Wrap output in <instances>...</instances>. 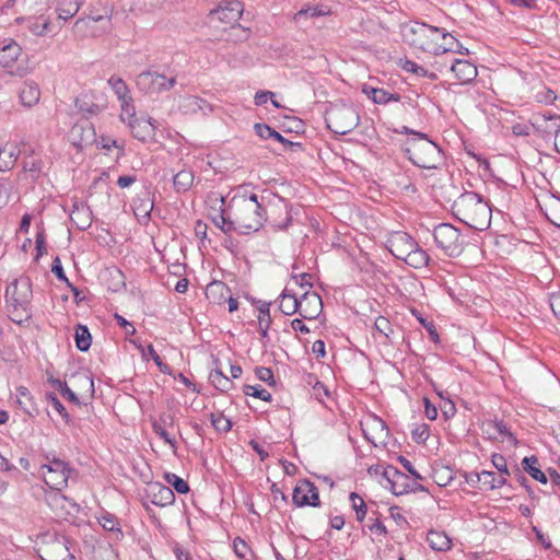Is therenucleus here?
<instances>
[{
  "label": "nucleus",
  "mask_w": 560,
  "mask_h": 560,
  "mask_svg": "<svg viewBox=\"0 0 560 560\" xmlns=\"http://www.w3.org/2000/svg\"><path fill=\"white\" fill-rule=\"evenodd\" d=\"M228 230L238 231L243 234L258 231L266 221V212L258 197L233 198L228 207Z\"/></svg>",
  "instance_id": "obj_1"
},
{
  "label": "nucleus",
  "mask_w": 560,
  "mask_h": 560,
  "mask_svg": "<svg viewBox=\"0 0 560 560\" xmlns=\"http://www.w3.org/2000/svg\"><path fill=\"white\" fill-rule=\"evenodd\" d=\"M452 212L456 219L475 230H487L491 223L492 211L489 203L474 191H466L457 197Z\"/></svg>",
  "instance_id": "obj_2"
},
{
  "label": "nucleus",
  "mask_w": 560,
  "mask_h": 560,
  "mask_svg": "<svg viewBox=\"0 0 560 560\" xmlns=\"http://www.w3.org/2000/svg\"><path fill=\"white\" fill-rule=\"evenodd\" d=\"M32 284L28 278L14 279L5 290L7 311L10 319L19 325L31 318Z\"/></svg>",
  "instance_id": "obj_3"
},
{
  "label": "nucleus",
  "mask_w": 560,
  "mask_h": 560,
  "mask_svg": "<svg viewBox=\"0 0 560 560\" xmlns=\"http://www.w3.org/2000/svg\"><path fill=\"white\" fill-rule=\"evenodd\" d=\"M405 43L415 49L434 55L445 54L448 46L440 45L442 30L425 23L406 25L402 31Z\"/></svg>",
  "instance_id": "obj_4"
},
{
  "label": "nucleus",
  "mask_w": 560,
  "mask_h": 560,
  "mask_svg": "<svg viewBox=\"0 0 560 560\" xmlns=\"http://www.w3.org/2000/svg\"><path fill=\"white\" fill-rule=\"evenodd\" d=\"M406 153L409 160L422 168H436L444 160L443 149L438 142H409Z\"/></svg>",
  "instance_id": "obj_5"
},
{
  "label": "nucleus",
  "mask_w": 560,
  "mask_h": 560,
  "mask_svg": "<svg viewBox=\"0 0 560 560\" xmlns=\"http://www.w3.org/2000/svg\"><path fill=\"white\" fill-rule=\"evenodd\" d=\"M327 127L336 135H347L359 121L354 108L347 104H335L326 112Z\"/></svg>",
  "instance_id": "obj_6"
},
{
  "label": "nucleus",
  "mask_w": 560,
  "mask_h": 560,
  "mask_svg": "<svg viewBox=\"0 0 560 560\" xmlns=\"http://www.w3.org/2000/svg\"><path fill=\"white\" fill-rule=\"evenodd\" d=\"M433 237L436 245L450 257H457L464 249V237L459 230L448 223L435 226Z\"/></svg>",
  "instance_id": "obj_7"
},
{
  "label": "nucleus",
  "mask_w": 560,
  "mask_h": 560,
  "mask_svg": "<svg viewBox=\"0 0 560 560\" xmlns=\"http://www.w3.org/2000/svg\"><path fill=\"white\" fill-rule=\"evenodd\" d=\"M109 30L110 15L108 14H96L89 15L88 18H80L72 26L74 35L80 38L102 36Z\"/></svg>",
  "instance_id": "obj_8"
},
{
  "label": "nucleus",
  "mask_w": 560,
  "mask_h": 560,
  "mask_svg": "<svg viewBox=\"0 0 560 560\" xmlns=\"http://www.w3.org/2000/svg\"><path fill=\"white\" fill-rule=\"evenodd\" d=\"M40 474L45 483L51 490H62L68 485L70 469L68 464L61 459L54 458L49 464L40 467Z\"/></svg>",
  "instance_id": "obj_9"
},
{
  "label": "nucleus",
  "mask_w": 560,
  "mask_h": 560,
  "mask_svg": "<svg viewBox=\"0 0 560 560\" xmlns=\"http://www.w3.org/2000/svg\"><path fill=\"white\" fill-rule=\"evenodd\" d=\"M176 83L174 77L167 78L155 71H143L136 80L139 90L147 94H155L171 90Z\"/></svg>",
  "instance_id": "obj_10"
},
{
  "label": "nucleus",
  "mask_w": 560,
  "mask_h": 560,
  "mask_svg": "<svg viewBox=\"0 0 560 560\" xmlns=\"http://www.w3.org/2000/svg\"><path fill=\"white\" fill-rule=\"evenodd\" d=\"M72 404L86 405L94 396V381L89 372L72 374Z\"/></svg>",
  "instance_id": "obj_11"
},
{
  "label": "nucleus",
  "mask_w": 560,
  "mask_h": 560,
  "mask_svg": "<svg viewBox=\"0 0 560 560\" xmlns=\"http://www.w3.org/2000/svg\"><path fill=\"white\" fill-rule=\"evenodd\" d=\"M293 503L296 506H318L320 504L318 490L310 480H301L293 489Z\"/></svg>",
  "instance_id": "obj_12"
},
{
  "label": "nucleus",
  "mask_w": 560,
  "mask_h": 560,
  "mask_svg": "<svg viewBox=\"0 0 560 560\" xmlns=\"http://www.w3.org/2000/svg\"><path fill=\"white\" fill-rule=\"evenodd\" d=\"M417 246L413 238L406 232H394L387 240L388 250L398 259H404Z\"/></svg>",
  "instance_id": "obj_13"
},
{
  "label": "nucleus",
  "mask_w": 560,
  "mask_h": 560,
  "mask_svg": "<svg viewBox=\"0 0 560 560\" xmlns=\"http://www.w3.org/2000/svg\"><path fill=\"white\" fill-rule=\"evenodd\" d=\"M68 542L66 537L46 541L38 550L40 558L43 560H67L69 557Z\"/></svg>",
  "instance_id": "obj_14"
},
{
  "label": "nucleus",
  "mask_w": 560,
  "mask_h": 560,
  "mask_svg": "<svg viewBox=\"0 0 560 560\" xmlns=\"http://www.w3.org/2000/svg\"><path fill=\"white\" fill-rule=\"evenodd\" d=\"M323 310L320 296L313 291H306L299 299V313L305 319H315Z\"/></svg>",
  "instance_id": "obj_15"
},
{
  "label": "nucleus",
  "mask_w": 560,
  "mask_h": 560,
  "mask_svg": "<svg viewBox=\"0 0 560 560\" xmlns=\"http://www.w3.org/2000/svg\"><path fill=\"white\" fill-rule=\"evenodd\" d=\"M243 10V3L237 0H233L228 1L224 5H219L218 9L211 11V14L217 20L230 24L240 20Z\"/></svg>",
  "instance_id": "obj_16"
},
{
  "label": "nucleus",
  "mask_w": 560,
  "mask_h": 560,
  "mask_svg": "<svg viewBox=\"0 0 560 560\" xmlns=\"http://www.w3.org/2000/svg\"><path fill=\"white\" fill-rule=\"evenodd\" d=\"M178 108L185 115H195L199 112L203 115H208L212 112L211 104L194 95L180 96L178 100Z\"/></svg>",
  "instance_id": "obj_17"
},
{
  "label": "nucleus",
  "mask_w": 560,
  "mask_h": 560,
  "mask_svg": "<svg viewBox=\"0 0 560 560\" xmlns=\"http://www.w3.org/2000/svg\"><path fill=\"white\" fill-rule=\"evenodd\" d=\"M173 425L174 416L172 413H161L159 418L152 422L153 431L175 451L176 440L167 431V429L173 428Z\"/></svg>",
  "instance_id": "obj_18"
},
{
  "label": "nucleus",
  "mask_w": 560,
  "mask_h": 560,
  "mask_svg": "<svg viewBox=\"0 0 560 560\" xmlns=\"http://www.w3.org/2000/svg\"><path fill=\"white\" fill-rule=\"evenodd\" d=\"M149 497L151 502L158 506L171 505L175 500L173 489L159 482L152 483L149 487Z\"/></svg>",
  "instance_id": "obj_19"
},
{
  "label": "nucleus",
  "mask_w": 560,
  "mask_h": 560,
  "mask_svg": "<svg viewBox=\"0 0 560 560\" xmlns=\"http://www.w3.org/2000/svg\"><path fill=\"white\" fill-rule=\"evenodd\" d=\"M451 71L459 83L466 84L477 77V68L468 60L456 59L451 67Z\"/></svg>",
  "instance_id": "obj_20"
},
{
  "label": "nucleus",
  "mask_w": 560,
  "mask_h": 560,
  "mask_svg": "<svg viewBox=\"0 0 560 560\" xmlns=\"http://www.w3.org/2000/svg\"><path fill=\"white\" fill-rule=\"evenodd\" d=\"M107 83L110 85L118 100L121 102V107L128 112L132 103V97L125 81L119 77L113 75L108 79Z\"/></svg>",
  "instance_id": "obj_21"
},
{
  "label": "nucleus",
  "mask_w": 560,
  "mask_h": 560,
  "mask_svg": "<svg viewBox=\"0 0 560 560\" xmlns=\"http://www.w3.org/2000/svg\"><path fill=\"white\" fill-rule=\"evenodd\" d=\"M205 294L210 303L221 304L230 294V289L222 281H212L207 285Z\"/></svg>",
  "instance_id": "obj_22"
},
{
  "label": "nucleus",
  "mask_w": 560,
  "mask_h": 560,
  "mask_svg": "<svg viewBox=\"0 0 560 560\" xmlns=\"http://www.w3.org/2000/svg\"><path fill=\"white\" fill-rule=\"evenodd\" d=\"M62 490H51L48 495V504L56 511V515L60 518H67L70 514L68 506V498L61 493Z\"/></svg>",
  "instance_id": "obj_23"
},
{
  "label": "nucleus",
  "mask_w": 560,
  "mask_h": 560,
  "mask_svg": "<svg viewBox=\"0 0 560 560\" xmlns=\"http://www.w3.org/2000/svg\"><path fill=\"white\" fill-rule=\"evenodd\" d=\"M72 137L79 140H95L96 131L92 121L83 117L72 126Z\"/></svg>",
  "instance_id": "obj_24"
},
{
  "label": "nucleus",
  "mask_w": 560,
  "mask_h": 560,
  "mask_svg": "<svg viewBox=\"0 0 560 560\" xmlns=\"http://www.w3.org/2000/svg\"><path fill=\"white\" fill-rule=\"evenodd\" d=\"M75 106L80 112L89 115H97L101 107L94 102V95L91 91L80 93L75 98Z\"/></svg>",
  "instance_id": "obj_25"
},
{
  "label": "nucleus",
  "mask_w": 560,
  "mask_h": 560,
  "mask_svg": "<svg viewBox=\"0 0 560 560\" xmlns=\"http://www.w3.org/2000/svg\"><path fill=\"white\" fill-rule=\"evenodd\" d=\"M20 150L14 142H7L0 148V171H7L13 167Z\"/></svg>",
  "instance_id": "obj_26"
},
{
  "label": "nucleus",
  "mask_w": 560,
  "mask_h": 560,
  "mask_svg": "<svg viewBox=\"0 0 560 560\" xmlns=\"http://www.w3.org/2000/svg\"><path fill=\"white\" fill-rule=\"evenodd\" d=\"M362 92L376 104H386L389 101L398 102L400 100L398 94H393L383 89H376L366 84L363 85Z\"/></svg>",
  "instance_id": "obj_27"
},
{
  "label": "nucleus",
  "mask_w": 560,
  "mask_h": 560,
  "mask_svg": "<svg viewBox=\"0 0 560 560\" xmlns=\"http://www.w3.org/2000/svg\"><path fill=\"white\" fill-rule=\"evenodd\" d=\"M427 540L430 547L436 551H446L452 546L451 538L444 532L432 529L428 533Z\"/></svg>",
  "instance_id": "obj_28"
},
{
  "label": "nucleus",
  "mask_w": 560,
  "mask_h": 560,
  "mask_svg": "<svg viewBox=\"0 0 560 560\" xmlns=\"http://www.w3.org/2000/svg\"><path fill=\"white\" fill-rule=\"evenodd\" d=\"M40 91L36 83H25L20 92L21 103L24 106L31 107L39 101Z\"/></svg>",
  "instance_id": "obj_29"
},
{
  "label": "nucleus",
  "mask_w": 560,
  "mask_h": 560,
  "mask_svg": "<svg viewBox=\"0 0 560 560\" xmlns=\"http://www.w3.org/2000/svg\"><path fill=\"white\" fill-rule=\"evenodd\" d=\"M279 310L285 315H293L299 312V299L294 293L284 289L280 295Z\"/></svg>",
  "instance_id": "obj_30"
},
{
  "label": "nucleus",
  "mask_w": 560,
  "mask_h": 560,
  "mask_svg": "<svg viewBox=\"0 0 560 560\" xmlns=\"http://www.w3.org/2000/svg\"><path fill=\"white\" fill-rule=\"evenodd\" d=\"M20 52L21 47L16 43L3 46L0 52V65L3 68H10L18 60Z\"/></svg>",
  "instance_id": "obj_31"
},
{
  "label": "nucleus",
  "mask_w": 560,
  "mask_h": 560,
  "mask_svg": "<svg viewBox=\"0 0 560 560\" xmlns=\"http://www.w3.org/2000/svg\"><path fill=\"white\" fill-rule=\"evenodd\" d=\"M523 469L529 474L535 480L547 483V477L545 472L538 467V459L536 456L524 457L522 460Z\"/></svg>",
  "instance_id": "obj_32"
},
{
  "label": "nucleus",
  "mask_w": 560,
  "mask_h": 560,
  "mask_svg": "<svg viewBox=\"0 0 560 560\" xmlns=\"http://www.w3.org/2000/svg\"><path fill=\"white\" fill-rule=\"evenodd\" d=\"M74 340L77 348L85 352L90 349L92 343V335L89 330V328L84 325H77L75 331H74Z\"/></svg>",
  "instance_id": "obj_33"
},
{
  "label": "nucleus",
  "mask_w": 560,
  "mask_h": 560,
  "mask_svg": "<svg viewBox=\"0 0 560 560\" xmlns=\"http://www.w3.org/2000/svg\"><path fill=\"white\" fill-rule=\"evenodd\" d=\"M476 477L479 482L489 489L501 488L506 481L504 476H497L495 472L487 470H482L480 474H477Z\"/></svg>",
  "instance_id": "obj_34"
},
{
  "label": "nucleus",
  "mask_w": 560,
  "mask_h": 560,
  "mask_svg": "<svg viewBox=\"0 0 560 560\" xmlns=\"http://www.w3.org/2000/svg\"><path fill=\"white\" fill-rule=\"evenodd\" d=\"M194 183V174L190 171L183 170L173 177V185L177 192H186Z\"/></svg>",
  "instance_id": "obj_35"
},
{
  "label": "nucleus",
  "mask_w": 560,
  "mask_h": 560,
  "mask_svg": "<svg viewBox=\"0 0 560 560\" xmlns=\"http://www.w3.org/2000/svg\"><path fill=\"white\" fill-rule=\"evenodd\" d=\"M78 215V219H74L72 217V224H75V226L83 231L91 224V211L89 208H85L83 206L78 207L77 203H72V215Z\"/></svg>",
  "instance_id": "obj_36"
},
{
  "label": "nucleus",
  "mask_w": 560,
  "mask_h": 560,
  "mask_svg": "<svg viewBox=\"0 0 560 560\" xmlns=\"http://www.w3.org/2000/svg\"><path fill=\"white\" fill-rule=\"evenodd\" d=\"M545 214L556 226L560 228V199L552 196L545 203Z\"/></svg>",
  "instance_id": "obj_37"
},
{
  "label": "nucleus",
  "mask_w": 560,
  "mask_h": 560,
  "mask_svg": "<svg viewBox=\"0 0 560 560\" xmlns=\"http://www.w3.org/2000/svg\"><path fill=\"white\" fill-rule=\"evenodd\" d=\"M402 260L413 268H421L428 265L429 256L417 245Z\"/></svg>",
  "instance_id": "obj_38"
},
{
  "label": "nucleus",
  "mask_w": 560,
  "mask_h": 560,
  "mask_svg": "<svg viewBox=\"0 0 560 560\" xmlns=\"http://www.w3.org/2000/svg\"><path fill=\"white\" fill-rule=\"evenodd\" d=\"M490 430H494L499 436H506L511 442L516 443V439L509 431L508 427L503 421H488L483 425V432L487 434H491Z\"/></svg>",
  "instance_id": "obj_39"
},
{
  "label": "nucleus",
  "mask_w": 560,
  "mask_h": 560,
  "mask_svg": "<svg viewBox=\"0 0 560 560\" xmlns=\"http://www.w3.org/2000/svg\"><path fill=\"white\" fill-rule=\"evenodd\" d=\"M330 10L324 5L306 7L295 13L294 20L300 21L302 18H317L329 15Z\"/></svg>",
  "instance_id": "obj_40"
},
{
  "label": "nucleus",
  "mask_w": 560,
  "mask_h": 560,
  "mask_svg": "<svg viewBox=\"0 0 560 560\" xmlns=\"http://www.w3.org/2000/svg\"><path fill=\"white\" fill-rule=\"evenodd\" d=\"M209 381L221 392H228L232 387V381L218 369L210 372Z\"/></svg>",
  "instance_id": "obj_41"
},
{
  "label": "nucleus",
  "mask_w": 560,
  "mask_h": 560,
  "mask_svg": "<svg viewBox=\"0 0 560 560\" xmlns=\"http://www.w3.org/2000/svg\"><path fill=\"white\" fill-rule=\"evenodd\" d=\"M16 402L27 415H32V412H33L32 397L26 387L20 386L16 388Z\"/></svg>",
  "instance_id": "obj_42"
},
{
  "label": "nucleus",
  "mask_w": 560,
  "mask_h": 560,
  "mask_svg": "<svg viewBox=\"0 0 560 560\" xmlns=\"http://www.w3.org/2000/svg\"><path fill=\"white\" fill-rule=\"evenodd\" d=\"M255 136L260 139L272 138V140H285L278 131L267 124L258 122L254 125Z\"/></svg>",
  "instance_id": "obj_43"
},
{
  "label": "nucleus",
  "mask_w": 560,
  "mask_h": 560,
  "mask_svg": "<svg viewBox=\"0 0 560 560\" xmlns=\"http://www.w3.org/2000/svg\"><path fill=\"white\" fill-rule=\"evenodd\" d=\"M165 480L174 488V490H176L180 494H185L189 491V486L187 481H185L183 478L178 477L175 474H165Z\"/></svg>",
  "instance_id": "obj_44"
},
{
  "label": "nucleus",
  "mask_w": 560,
  "mask_h": 560,
  "mask_svg": "<svg viewBox=\"0 0 560 560\" xmlns=\"http://www.w3.org/2000/svg\"><path fill=\"white\" fill-rule=\"evenodd\" d=\"M46 399L48 402V407H50L61 419L67 420L68 413L63 405L60 402L58 397L56 396V393H47Z\"/></svg>",
  "instance_id": "obj_45"
},
{
  "label": "nucleus",
  "mask_w": 560,
  "mask_h": 560,
  "mask_svg": "<svg viewBox=\"0 0 560 560\" xmlns=\"http://www.w3.org/2000/svg\"><path fill=\"white\" fill-rule=\"evenodd\" d=\"M352 508L355 510L358 521L362 522L366 514V505L363 499L355 492L350 493Z\"/></svg>",
  "instance_id": "obj_46"
},
{
  "label": "nucleus",
  "mask_w": 560,
  "mask_h": 560,
  "mask_svg": "<svg viewBox=\"0 0 560 560\" xmlns=\"http://www.w3.org/2000/svg\"><path fill=\"white\" fill-rule=\"evenodd\" d=\"M244 394L248 396H254L264 401L271 400V394L268 390L261 388L260 386L246 385L244 387Z\"/></svg>",
  "instance_id": "obj_47"
},
{
  "label": "nucleus",
  "mask_w": 560,
  "mask_h": 560,
  "mask_svg": "<svg viewBox=\"0 0 560 560\" xmlns=\"http://www.w3.org/2000/svg\"><path fill=\"white\" fill-rule=\"evenodd\" d=\"M430 435L429 427L420 424L412 429L411 438L416 443H424Z\"/></svg>",
  "instance_id": "obj_48"
},
{
  "label": "nucleus",
  "mask_w": 560,
  "mask_h": 560,
  "mask_svg": "<svg viewBox=\"0 0 560 560\" xmlns=\"http://www.w3.org/2000/svg\"><path fill=\"white\" fill-rule=\"evenodd\" d=\"M211 422L218 431L228 432L232 428L230 419H228L223 415H211Z\"/></svg>",
  "instance_id": "obj_49"
},
{
  "label": "nucleus",
  "mask_w": 560,
  "mask_h": 560,
  "mask_svg": "<svg viewBox=\"0 0 560 560\" xmlns=\"http://www.w3.org/2000/svg\"><path fill=\"white\" fill-rule=\"evenodd\" d=\"M48 383L51 385V387L55 390H58L61 393V395L70 400V388L68 387L66 382H61L59 378H55L54 376H50L48 378Z\"/></svg>",
  "instance_id": "obj_50"
},
{
  "label": "nucleus",
  "mask_w": 560,
  "mask_h": 560,
  "mask_svg": "<svg viewBox=\"0 0 560 560\" xmlns=\"http://www.w3.org/2000/svg\"><path fill=\"white\" fill-rule=\"evenodd\" d=\"M374 326L380 334L384 335L387 338L389 337V334L393 332L392 325L386 317H377L375 319Z\"/></svg>",
  "instance_id": "obj_51"
},
{
  "label": "nucleus",
  "mask_w": 560,
  "mask_h": 560,
  "mask_svg": "<svg viewBox=\"0 0 560 560\" xmlns=\"http://www.w3.org/2000/svg\"><path fill=\"white\" fill-rule=\"evenodd\" d=\"M51 272L54 275H56V277L59 280H61V281H63V282H66L67 284L70 285L69 279L66 276V272H65V270L62 268V265H61V260H60V258L58 256L55 257V259H54V261L51 264Z\"/></svg>",
  "instance_id": "obj_52"
},
{
  "label": "nucleus",
  "mask_w": 560,
  "mask_h": 560,
  "mask_svg": "<svg viewBox=\"0 0 560 560\" xmlns=\"http://www.w3.org/2000/svg\"><path fill=\"white\" fill-rule=\"evenodd\" d=\"M96 560H117V553L110 547L98 548L95 551Z\"/></svg>",
  "instance_id": "obj_53"
},
{
  "label": "nucleus",
  "mask_w": 560,
  "mask_h": 560,
  "mask_svg": "<svg viewBox=\"0 0 560 560\" xmlns=\"http://www.w3.org/2000/svg\"><path fill=\"white\" fill-rule=\"evenodd\" d=\"M152 209H153V202L151 201L150 198H147L144 200H141L140 205H137L135 207V212L137 215L147 217L150 214Z\"/></svg>",
  "instance_id": "obj_54"
},
{
  "label": "nucleus",
  "mask_w": 560,
  "mask_h": 560,
  "mask_svg": "<svg viewBox=\"0 0 560 560\" xmlns=\"http://www.w3.org/2000/svg\"><path fill=\"white\" fill-rule=\"evenodd\" d=\"M255 373H256V376L260 381L266 382L268 384L275 383L273 373H272L271 369L259 366V368H256Z\"/></svg>",
  "instance_id": "obj_55"
},
{
  "label": "nucleus",
  "mask_w": 560,
  "mask_h": 560,
  "mask_svg": "<svg viewBox=\"0 0 560 560\" xmlns=\"http://www.w3.org/2000/svg\"><path fill=\"white\" fill-rule=\"evenodd\" d=\"M233 547H234V551L236 553V556L240 558V559H244V560H247L246 556L249 551V548L247 546V544L237 538L234 540V544H233Z\"/></svg>",
  "instance_id": "obj_56"
},
{
  "label": "nucleus",
  "mask_w": 560,
  "mask_h": 560,
  "mask_svg": "<svg viewBox=\"0 0 560 560\" xmlns=\"http://www.w3.org/2000/svg\"><path fill=\"white\" fill-rule=\"evenodd\" d=\"M402 69L421 77L427 75V70L411 60H406L402 65Z\"/></svg>",
  "instance_id": "obj_57"
},
{
  "label": "nucleus",
  "mask_w": 560,
  "mask_h": 560,
  "mask_svg": "<svg viewBox=\"0 0 560 560\" xmlns=\"http://www.w3.org/2000/svg\"><path fill=\"white\" fill-rule=\"evenodd\" d=\"M546 131L549 136L558 137V133L560 131V117H551L549 121H547Z\"/></svg>",
  "instance_id": "obj_58"
},
{
  "label": "nucleus",
  "mask_w": 560,
  "mask_h": 560,
  "mask_svg": "<svg viewBox=\"0 0 560 560\" xmlns=\"http://www.w3.org/2000/svg\"><path fill=\"white\" fill-rule=\"evenodd\" d=\"M533 129V125L525 124H517L512 127V131L515 137H528L530 136V130Z\"/></svg>",
  "instance_id": "obj_59"
},
{
  "label": "nucleus",
  "mask_w": 560,
  "mask_h": 560,
  "mask_svg": "<svg viewBox=\"0 0 560 560\" xmlns=\"http://www.w3.org/2000/svg\"><path fill=\"white\" fill-rule=\"evenodd\" d=\"M100 524L102 525V527L105 530H108V532H114L116 529L119 530L117 528V521H116V518L113 515H104L100 520Z\"/></svg>",
  "instance_id": "obj_60"
},
{
  "label": "nucleus",
  "mask_w": 560,
  "mask_h": 560,
  "mask_svg": "<svg viewBox=\"0 0 560 560\" xmlns=\"http://www.w3.org/2000/svg\"><path fill=\"white\" fill-rule=\"evenodd\" d=\"M228 217V209L223 210L220 214L213 218V223L220 228L224 233L230 232L231 230H228L229 222L226 220Z\"/></svg>",
  "instance_id": "obj_61"
},
{
  "label": "nucleus",
  "mask_w": 560,
  "mask_h": 560,
  "mask_svg": "<svg viewBox=\"0 0 560 560\" xmlns=\"http://www.w3.org/2000/svg\"><path fill=\"white\" fill-rule=\"evenodd\" d=\"M492 463H493L494 467L500 471V475H502V476L509 475L506 460L503 456L494 454L492 456Z\"/></svg>",
  "instance_id": "obj_62"
},
{
  "label": "nucleus",
  "mask_w": 560,
  "mask_h": 560,
  "mask_svg": "<svg viewBox=\"0 0 560 560\" xmlns=\"http://www.w3.org/2000/svg\"><path fill=\"white\" fill-rule=\"evenodd\" d=\"M440 45L448 46V48L446 50V52H447V51H452L455 46H458V43L452 34L444 33L442 31V37L440 39Z\"/></svg>",
  "instance_id": "obj_63"
},
{
  "label": "nucleus",
  "mask_w": 560,
  "mask_h": 560,
  "mask_svg": "<svg viewBox=\"0 0 560 560\" xmlns=\"http://www.w3.org/2000/svg\"><path fill=\"white\" fill-rule=\"evenodd\" d=\"M275 94L269 91H259L255 94V104L261 106L267 103L269 97H273Z\"/></svg>",
  "instance_id": "obj_64"
}]
</instances>
